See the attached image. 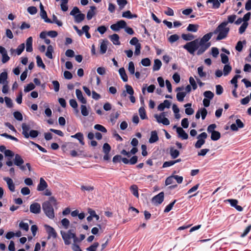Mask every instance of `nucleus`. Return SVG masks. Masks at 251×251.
I'll use <instances>...</instances> for the list:
<instances>
[{
    "instance_id": "dca6fc26",
    "label": "nucleus",
    "mask_w": 251,
    "mask_h": 251,
    "mask_svg": "<svg viewBox=\"0 0 251 251\" xmlns=\"http://www.w3.org/2000/svg\"><path fill=\"white\" fill-rule=\"evenodd\" d=\"M176 132L178 135V136L182 139L185 140L188 139V135L181 127H177Z\"/></svg>"
},
{
    "instance_id": "c756f323",
    "label": "nucleus",
    "mask_w": 251,
    "mask_h": 251,
    "mask_svg": "<svg viewBox=\"0 0 251 251\" xmlns=\"http://www.w3.org/2000/svg\"><path fill=\"white\" fill-rule=\"evenodd\" d=\"M132 194L136 198H139L138 188L137 185H132L130 187Z\"/></svg>"
},
{
    "instance_id": "6e6d98bb",
    "label": "nucleus",
    "mask_w": 251,
    "mask_h": 251,
    "mask_svg": "<svg viewBox=\"0 0 251 251\" xmlns=\"http://www.w3.org/2000/svg\"><path fill=\"white\" fill-rule=\"evenodd\" d=\"M117 2L121 10L123 9L127 3L126 0H117Z\"/></svg>"
},
{
    "instance_id": "c85d7f7f",
    "label": "nucleus",
    "mask_w": 251,
    "mask_h": 251,
    "mask_svg": "<svg viewBox=\"0 0 251 251\" xmlns=\"http://www.w3.org/2000/svg\"><path fill=\"white\" fill-rule=\"evenodd\" d=\"M119 72L124 82H126L128 78L125 69L124 68H121L119 70Z\"/></svg>"
},
{
    "instance_id": "e2e57ef3",
    "label": "nucleus",
    "mask_w": 251,
    "mask_h": 251,
    "mask_svg": "<svg viewBox=\"0 0 251 251\" xmlns=\"http://www.w3.org/2000/svg\"><path fill=\"white\" fill-rule=\"evenodd\" d=\"M179 39V36L177 34H173L170 36L169 38V41L171 43H174L178 40Z\"/></svg>"
},
{
    "instance_id": "680f3d73",
    "label": "nucleus",
    "mask_w": 251,
    "mask_h": 251,
    "mask_svg": "<svg viewBox=\"0 0 251 251\" xmlns=\"http://www.w3.org/2000/svg\"><path fill=\"white\" fill-rule=\"evenodd\" d=\"M35 88V85L33 83H30L25 87L24 91L25 92H29Z\"/></svg>"
},
{
    "instance_id": "7ed1b4c3",
    "label": "nucleus",
    "mask_w": 251,
    "mask_h": 251,
    "mask_svg": "<svg viewBox=\"0 0 251 251\" xmlns=\"http://www.w3.org/2000/svg\"><path fill=\"white\" fill-rule=\"evenodd\" d=\"M22 134L24 136L25 138H28L30 137L32 138H34L37 137L39 132L37 130H31L30 126L26 124V123H23L22 125Z\"/></svg>"
},
{
    "instance_id": "5701e85b",
    "label": "nucleus",
    "mask_w": 251,
    "mask_h": 251,
    "mask_svg": "<svg viewBox=\"0 0 251 251\" xmlns=\"http://www.w3.org/2000/svg\"><path fill=\"white\" fill-rule=\"evenodd\" d=\"M107 40H103L101 43L100 46V52L101 54H104L106 52L107 49Z\"/></svg>"
},
{
    "instance_id": "052dcab7",
    "label": "nucleus",
    "mask_w": 251,
    "mask_h": 251,
    "mask_svg": "<svg viewBox=\"0 0 251 251\" xmlns=\"http://www.w3.org/2000/svg\"><path fill=\"white\" fill-rule=\"evenodd\" d=\"M61 224L64 228L67 229L70 225V221L67 218H64L61 220Z\"/></svg>"
},
{
    "instance_id": "ddd939ff",
    "label": "nucleus",
    "mask_w": 251,
    "mask_h": 251,
    "mask_svg": "<svg viewBox=\"0 0 251 251\" xmlns=\"http://www.w3.org/2000/svg\"><path fill=\"white\" fill-rule=\"evenodd\" d=\"M40 16L42 19H43L45 22L48 23H51V21L48 18L47 14L46 11L44 9V6L42 3L40 4Z\"/></svg>"
},
{
    "instance_id": "49530a36",
    "label": "nucleus",
    "mask_w": 251,
    "mask_h": 251,
    "mask_svg": "<svg viewBox=\"0 0 251 251\" xmlns=\"http://www.w3.org/2000/svg\"><path fill=\"white\" fill-rule=\"evenodd\" d=\"M69 103H70V105L73 108L75 109L76 112L78 113V110L77 109L78 105H77V103L75 99H71L70 100Z\"/></svg>"
},
{
    "instance_id": "a18cd8bd",
    "label": "nucleus",
    "mask_w": 251,
    "mask_h": 251,
    "mask_svg": "<svg viewBox=\"0 0 251 251\" xmlns=\"http://www.w3.org/2000/svg\"><path fill=\"white\" fill-rule=\"evenodd\" d=\"M80 189L83 192H85V191L87 192H91L94 190V187L93 186L81 185Z\"/></svg>"
},
{
    "instance_id": "aec40b11",
    "label": "nucleus",
    "mask_w": 251,
    "mask_h": 251,
    "mask_svg": "<svg viewBox=\"0 0 251 251\" xmlns=\"http://www.w3.org/2000/svg\"><path fill=\"white\" fill-rule=\"evenodd\" d=\"M159 138L158 137L156 131L154 130L151 132V135L149 139V142L150 143H153L157 142Z\"/></svg>"
},
{
    "instance_id": "4c0bfd02",
    "label": "nucleus",
    "mask_w": 251,
    "mask_h": 251,
    "mask_svg": "<svg viewBox=\"0 0 251 251\" xmlns=\"http://www.w3.org/2000/svg\"><path fill=\"white\" fill-rule=\"evenodd\" d=\"M232 67L229 64H226L224 67L223 72L224 75H227L231 71Z\"/></svg>"
},
{
    "instance_id": "79ce46f5",
    "label": "nucleus",
    "mask_w": 251,
    "mask_h": 251,
    "mask_svg": "<svg viewBox=\"0 0 251 251\" xmlns=\"http://www.w3.org/2000/svg\"><path fill=\"white\" fill-rule=\"evenodd\" d=\"M203 66L199 67L198 68V73L199 74V76L201 78L205 77L206 76V72H203Z\"/></svg>"
},
{
    "instance_id": "8fccbe9b",
    "label": "nucleus",
    "mask_w": 251,
    "mask_h": 251,
    "mask_svg": "<svg viewBox=\"0 0 251 251\" xmlns=\"http://www.w3.org/2000/svg\"><path fill=\"white\" fill-rule=\"evenodd\" d=\"M128 70L130 74L133 75L135 73V67L133 62L130 61L128 63Z\"/></svg>"
},
{
    "instance_id": "20e7f679",
    "label": "nucleus",
    "mask_w": 251,
    "mask_h": 251,
    "mask_svg": "<svg viewBox=\"0 0 251 251\" xmlns=\"http://www.w3.org/2000/svg\"><path fill=\"white\" fill-rule=\"evenodd\" d=\"M199 39H197L192 41L186 43L183 48L190 54L194 55L195 51L200 48Z\"/></svg>"
},
{
    "instance_id": "4d7b16f0",
    "label": "nucleus",
    "mask_w": 251,
    "mask_h": 251,
    "mask_svg": "<svg viewBox=\"0 0 251 251\" xmlns=\"http://www.w3.org/2000/svg\"><path fill=\"white\" fill-rule=\"evenodd\" d=\"M176 200H174L173 202H172L171 203H170L169 205H168L166 207V208H165V210H164V212L165 213H168V212H169L170 211H171V209H172L173 207L174 206V205L175 203L176 202Z\"/></svg>"
},
{
    "instance_id": "3c124183",
    "label": "nucleus",
    "mask_w": 251,
    "mask_h": 251,
    "mask_svg": "<svg viewBox=\"0 0 251 251\" xmlns=\"http://www.w3.org/2000/svg\"><path fill=\"white\" fill-rule=\"evenodd\" d=\"M94 128L102 132L106 133L107 132L106 129L103 126L99 124L95 125Z\"/></svg>"
},
{
    "instance_id": "f704fd0d",
    "label": "nucleus",
    "mask_w": 251,
    "mask_h": 251,
    "mask_svg": "<svg viewBox=\"0 0 251 251\" xmlns=\"http://www.w3.org/2000/svg\"><path fill=\"white\" fill-rule=\"evenodd\" d=\"M221 138V134L219 131H213L211 133V139L213 141H217Z\"/></svg>"
},
{
    "instance_id": "f3484780",
    "label": "nucleus",
    "mask_w": 251,
    "mask_h": 251,
    "mask_svg": "<svg viewBox=\"0 0 251 251\" xmlns=\"http://www.w3.org/2000/svg\"><path fill=\"white\" fill-rule=\"evenodd\" d=\"M14 165L19 166H21L24 163V161L22 157L19 154H16L15 155V158L13 159Z\"/></svg>"
},
{
    "instance_id": "cd10ccee",
    "label": "nucleus",
    "mask_w": 251,
    "mask_h": 251,
    "mask_svg": "<svg viewBox=\"0 0 251 251\" xmlns=\"http://www.w3.org/2000/svg\"><path fill=\"white\" fill-rule=\"evenodd\" d=\"M162 63L159 59H156L154 61V64L153 66V71H158L161 68Z\"/></svg>"
},
{
    "instance_id": "864d4df0",
    "label": "nucleus",
    "mask_w": 251,
    "mask_h": 251,
    "mask_svg": "<svg viewBox=\"0 0 251 251\" xmlns=\"http://www.w3.org/2000/svg\"><path fill=\"white\" fill-rule=\"evenodd\" d=\"M119 113L117 112L115 113H112L110 115V121L114 124L116 122V120L119 117Z\"/></svg>"
},
{
    "instance_id": "69168bd1",
    "label": "nucleus",
    "mask_w": 251,
    "mask_h": 251,
    "mask_svg": "<svg viewBox=\"0 0 251 251\" xmlns=\"http://www.w3.org/2000/svg\"><path fill=\"white\" fill-rule=\"evenodd\" d=\"M27 10L31 15H34L37 12V9L35 6H29L27 8Z\"/></svg>"
},
{
    "instance_id": "e433bc0d",
    "label": "nucleus",
    "mask_w": 251,
    "mask_h": 251,
    "mask_svg": "<svg viewBox=\"0 0 251 251\" xmlns=\"http://www.w3.org/2000/svg\"><path fill=\"white\" fill-rule=\"evenodd\" d=\"M199 27V25H198L194 24H189L187 27V30L188 31L191 32H197Z\"/></svg>"
},
{
    "instance_id": "338daca9",
    "label": "nucleus",
    "mask_w": 251,
    "mask_h": 251,
    "mask_svg": "<svg viewBox=\"0 0 251 251\" xmlns=\"http://www.w3.org/2000/svg\"><path fill=\"white\" fill-rule=\"evenodd\" d=\"M5 103L8 107L11 108L13 106V102L11 99L8 97L4 98Z\"/></svg>"
},
{
    "instance_id": "6e6552de",
    "label": "nucleus",
    "mask_w": 251,
    "mask_h": 251,
    "mask_svg": "<svg viewBox=\"0 0 251 251\" xmlns=\"http://www.w3.org/2000/svg\"><path fill=\"white\" fill-rule=\"evenodd\" d=\"M165 113L163 112L160 115H155L154 118L158 123H162L164 125L168 126L170 124V121L167 118H165Z\"/></svg>"
},
{
    "instance_id": "4468645a",
    "label": "nucleus",
    "mask_w": 251,
    "mask_h": 251,
    "mask_svg": "<svg viewBox=\"0 0 251 251\" xmlns=\"http://www.w3.org/2000/svg\"><path fill=\"white\" fill-rule=\"evenodd\" d=\"M48 187V184L43 178H40V182L37 186V190L38 191H43Z\"/></svg>"
},
{
    "instance_id": "de8ad7c7",
    "label": "nucleus",
    "mask_w": 251,
    "mask_h": 251,
    "mask_svg": "<svg viewBox=\"0 0 251 251\" xmlns=\"http://www.w3.org/2000/svg\"><path fill=\"white\" fill-rule=\"evenodd\" d=\"M36 60H37V66L39 67H41L43 69H45L46 66H45V64H44V63L43 62L41 58L39 55H37L36 56Z\"/></svg>"
},
{
    "instance_id": "9b49d317",
    "label": "nucleus",
    "mask_w": 251,
    "mask_h": 251,
    "mask_svg": "<svg viewBox=\"0 0 251 251\" xmlns=\"http://www.w3.org/2000/svg\"><path fill=\"white\" fill-rule=\"evenodd\" d=\"M45 227L46 229V231L48 234V238L51 237L55 239L57 237V234L55 229L51 226L49 225H45Z\"/></svg>"
},
{
    "instance_id": "6ab92c4d",
    "label": "nucleus",
    "mask_w": 251,
    "mask_h": 251,
    "mask_svg": "<svg viewBox=\"0 0 251 251\" xmlns=\"http://www.w3.org/2000/svg\"><path fill=\"white\" fill-rule=\"evenodd\" d=\"M32 50V38L29 37L26 41V50L27 52H31Z\"/></svg>"
},
{
    "instance_id": "58836bf2",
    "label": "nucleus",
    "mask_w": 251,
    "mask_h": 251,
    "mask_svg": "<svg viewBox=\"0 0 251 251\" xmlns=\"http://www.w3.org/2000/svg\"><path fill=\"white\" fill-rule=\"evenodd\" d=\"M186 92H179L176 94V99L178 101H179L180 102H182L183 101L184 98L186 96Z\"/></svg>"
},
{
    "instance_id": "f03ea898",
    "label": "nucleus",
    "mask_w": 251,
    "mask_h": 251,
    "mask_svg": "<svg viewBox=\"0 0 251 251\" xmlns=\"http://www.w3.org/2000/svg\"><path fill=\"white\" fill-rule=\"evenodd\" d=\"M229 31V27L227 26L226 22H222L220 24L213 32V34H218L216 38L217 40H221L226 38Z\"/></svg>"
},
{
    "instance_id": "774afa93",
    "label": "nucleus",
    "mask_w": 251,
    "mask_h": 251,
    "mask_svg": "<svg viewBox=\"0 0 251 251\" xmlns=\"http://www.w3.org/2000/svg\"><path fill=\"white\" fill-rule=\"evenodd\" d=\"M141 63L144 66H149L151 65V61L148 58L143 59Z\"/></svg>"
},
{
    "instance_id": "5fc2aeb1",
    "label": "nucleus",
    "mask_w": 251,
    "mask_h": 251,
    "mask_svg": "<svg viewBox=\"0 0 251 251\" xmlns=\"http://www.w3.org/2000/svg\"><path fill=\"white\" fill-rule=\"evenodd\" d=\"M80 108H81V112L83 116H87L89 115V111L87 110V108L85 105H81Z\"/></svg>"
},
{
    "instance_id": "0e129e2a",
    "label": "nucleus",
    "mask_w": 251,
    "mask_h": 251,
    "mask_svg": "<svg viewBox=\"0 0 251 251\" xmlns=\"http://www.w3.org/2000/svg\"><path fill=\"white\" fill-rule=\"evenodd\" d=\"M20 227L25 230V231H28L29 229V226L27 223H24L23 222H21L19 224Z\"/></svg>"
},
{
    "instance_id": "39448f33",
    "label": "nucleus",
    "mask_w": 251,
    "mask_h": 251,
    "mask_svg": "<svg viewBox=\"0 0 251 251\" xmlns=\"http://www.w3.org/2000/svg\"><path fill=\"white\" fill-rule=\"evenodd\" d=\"M42 208L46 215L50 219L54 217V209L50 201H46L43 203Z\"/></svg>"
},
{
    "instance_id": "c9c22d12",
    "label": "nucleus",
    "mask_w": 251,
    "mask_h": 251,
    "mask_svg": "<svg viewBox=\"0 0 251 251\" xmlns=\"http://www.w3.org/2000/svg\"><path fill=\"white\" fill-rule=\"evenodd\" d=\"M139 114L141 118L143 120L147 119L148 118L145 109L143 106L141 107L139 109Z\"/></svg>"
},
{
    "instance_id": "13d9d810",
    "label": "nucleus",
    "mask_w": 251,
    "mask_h": 251,
    "mask_svg": "<svg viewBox=\"0 0 251 251\" xmlns=\"http://www.w3.org/2000/svg\"><path fill=\"white\" fill-rule=\"evenodd\" d=\"M13 116L14 118L20 121H21L23 120V115L22 113L20 112L19 111H16L13 113Z\"/></svg>"
},
{
    "instance_id": "423d86ee",
    "label": "nucleus",
    "mask_w": 251,
    "mask_h": 251,
    "mask_svg": "<svg viewBox=\"0 0 251 251\" xmlns=\"http://www.w3.org/2000/svg\"><path fill=\"white\" fill-rule=\"evenodd\" d=\"M60 233L65 244L69 245L71 243L70 240L72 239L73 237H75V232L74 229H71L69 230L67 232L61 230Z\"/></svg>"
},
{
    "instance_id": "ea45409f",
    "label": "nucleus",
    "mask_w": 251,
    "mask_h": 251,
    "mask_svg": "<svg viewBox=\"0 0 251 251\" xmlns=\"http://www.w3.org/2000/svg\"><path fill=\"white\" fill-rule=\"evenodd\" d=\"M181 37L185 41H191L195 38L194 36L190 33L182 34Z\"/></svg>"
},
{
    "instance_id": "2f4dec72",
    "label": "nucleus",
    "mask_w": 251,
    "mask_h": 251,
    "mask_svg": "<svg viewBox=\"0 0 251 251\" xmlns=\"http://www.w3.org/2000/svg\"><path fill=\"white\" fill-rule=\"evenodd\" d=\"M53 51V47L51 45H50L47 48V50L46 52V56L50 59H52V52Z\"/></svg>"
},
{
    "instance_id": "603ef678",
    "label": "nucleus",
    "mask_w": 251,
    "mask_h": 251,
    "mask_svg": "<svg viewBox=\"0 0 251 251\" xmlns=\"http://www.w3.org/2000/svg\"><path fill=\"white\" fill-rule=\"evenodd\" d=\"M207 3H212L213 7L214 8H218L220 6V3L218 0H208Z\"/></svg>"
},
{
    "instance_id": "a19ab883",
    "label": "nucleus",
    "mask_w": 251,
    "mask_h": 251,
    "mask_svg": "<svg viewBox=\"0 0 251 251\" xmlns=\"http://www.w3.org/2000/svg\"><path fill=\"white\" fill-rule=\"evenodd\" d=\"M99 246V244L98 242H94L92 245L86 248V250L87 251H96Z\"/></svg>"
},
{
    "instance_id": "9d476101",
    "label": "nucleus",
    "mask_w": 251,
    "mask_h": 251,
    "mask_svg": "<svg viewBox=\"0 0 251 251\" xmlns=\"http://www.w3.org/2000/svg\"><path fill=\"white\" fill-rule=\"evenodd\" d=\"M164 194L163 192L153 197L152 199V202L156 205L160 204L163 201Z\"/></svg>"
},
{
    "instance_id": "f257e3e1",
    "label": "nucleus",
    "mask_w": 251,
    "mask_h": 251,
    "mask_svg": "<svg viewBox=\"0 0 251 251\" xmlns=\"http://www.w3.org/2000/svg\"><path fill=\"white\" fill-rule=\"evenodd\" d=\"M213 33L209 32L205 34L200 40H199L200 48L197 52L198 55L202 54L211 45L207 42L212 37Z\"/></svg>"
},
{
    "instance_id": "393cba45",
    "label": "nucleus",
    "mask_w": 251,
    "mask_h": 251,
    "mask_svg": "<svg viewBox=\"0 0 251 251\" xmlns=\"http://www.w3.org/2000/svg\"><path fill=\"white\" fill-rule=\"evenodd\" d=\"M25 48V44L23 43V44H21V45H20L18 47V48H17V49L16 50L12 49H11L10 51L11 52L16 51L17 54L18 55H20L22 53V52L24 51Z\"/></svg>"
},
{
    "instance_id": "4be33fe9",
    "label": "nucleus",
    "mask_w": 251,
    "mask_h": 251,
    "mask_svg": "<svg viewBox=\"0 0 251 251\" xmlns=\"http://www.w3.org/2000/svg\"><path fill=\"white\" fill-rule=\"evenodd\" d=\"M71 137L77 139L79 141V143L82 145H84V142L83 141V139H84L83 135L82 133L77 132L74 135H72Z\"/></svg>"
},
{
    "instance_id": "a211bd4d",
    "label": "nucleus",
    "mask_w": 251,
    "mask_h": 251,
    "mask_svg": "<svg viewBox=\"0 0 251 251\" xmlns=\"http://www.w3.org/2000/svg\"><path fill=\"white\" fill-rule=\"evenodd\" d=\"M75 94L78 100L83 104H86V100L83 97L82 92L79 89H76Z\"/></svg>"
},
{
    "instance_id": "b1692460",
    "label": "nucleus",
    "mask_w": 251,
    "mask_h": 251,
    "mask_svg": "<svg viewBox=\"0 0 251 251\" xmlns=\"http://www.w3.org/2000/svg\"><path fill=\"white\" fill-rule=\"evenodd\" d=\"M109 37L111 41L114 45H119L120 44V42L119 41V36L118 34H113Z\"/></svg>"
},
{
    "instance_id": "c03bdc74",
    "label": "nucleus",
    "mask_w": 251,
    "mask_h": 251,
    "mask_svg": "<svg viewBox=\"0 0 251 251\" xmlns=\"http://www.w3.org/2000/svg\"><path fill=\"white\" fill-rule=\"evenodd\" d=\"M203 95L206 99L208 100H212L214 97V93L210 91H205L203 93Z\"/></svg>"
},
{
    "instance_id": "473e14b6",
    "label": "nucleus",
    "mask_w": 251,
    "mask_h": 251,
    "mask_svg": "<svg viewBox=\"0 0 251 251\" xmlns=\"http://www.w3.org/2000/svg\"><path fill=\"white\" fill-rule=\"evenodd\" d=\"M122 17L128 19H132L133 18H137V16L135 14H132L130 11L127 10L123 13Z\"/></svg>"
},
{
    "instance_id": "bf43d9fd",
    "label": "nucleus",
    "mask_w": 251,
    "mask_h": 251,
    "mask_svg": "<svg viewBox=\"0 0 251 251\" xmlns=\"http://www.w3.org/2000/svg\"><path fill=\"white\" fill-rule=\"evenodd\" d=\"M236 18L237 16L236 15H231L228 16L227 17V21H225L224 22H226L227 25L228 23H233L235 21Z\"/></svg>"
},
{
    "instance_id": "0eeeda50",
    "label": "nucleus",
    "mask_w": 251,
    "mask_h": 251,
    "mask_svg": "<svg viewBox=\"0 0 251 251\" xmlns=\"http://www.w3.org/2000/svg\"><path fill=\"white\" fill-rule=\"evenodd\" d=\"M207 137V134L206 132H202L197 136L198 139L195 144V147L197 149H200L205 143V140Z\"/></svg>"
},
{
    "instance_id": "bb28decb",
    "label": "nucleus",
    "mask_w": 251,
    "mask_h": 251,
    "mask_svg": "<svg viewBox=\"0 0 251 251\" xmlns=\"http://www.w3.org/2000/svg\"><path fill=\"white\" fill-rule=\"evenodd\" d=\"M96 9V7L94 6H92L90 7V9L87 12V19L88 20H91L92 17L95 15V10Z\"/></svg>"
},
{
    "instance_id": "09e8293b",
    "label": "nucleus",
    "mask_w": 251,
    "mask_h": 251,
    "mask_svg": "<svg viewBox=\"0 0 251 251\" xmlns=\"http://www.w3.org/2000/svg\"><path fill=\"white\" fill-rule=\"evenodd\" d=\"M102 150L104 154L109 153L111 150V147L108 143H104L103 145Z\"/></svg>"
},
{
    "instance_id": "2eb2a0df",
    "label": "nucleus",
    "mask_w": 251,
    "mask_h": 251,
    "mask_svg": "<svg viewBox=\"0 0 251 251\" xmlns=\"http://www.w3.org/2000/svg\"><path fill=\"white\" fill-rule=\"evenodd\" d=\"M3 179L6 181L10 191L14 192L15 187L12 179L8 177H4Z\"/></svg>"
},
{
    "instance_id": "72a5a7b5",
    "label": "nucleus",
    "mask_w": 251,
    "mask_h": 251,
    "mask_svg": "<svg viewBox=\"0 0 251 251\" xmlns=\"http://www.w3.org/2000/svg\"><path fill=\"white\" fill-rule=\"evenodd\" d=\"M85 16L84 14L79 13L74 17L75 22L77 23L81 22L84 19Z\"/></svg>"
},
{
    "instance_id": "412c9836",
    "label": "nucleus",
    "mask_w": 251,
    "mask_h": 251,
    "mask_svg": "<svg viewBox=\"0 0 251 251\" xmlns=\"http://www.w3.org/2000/svg\"><path fill=\"white\" fill-rule=\"evenodd\" d=\"M7 79V73L6 72H2L0 74V84H2V85L8 84Z\"/></svg>"
},
{
    "instance_id": "a878e982",
    "label": "nucleus",
    "mask_w": 251,
    "mask_h": 251,
    "mask_svg": "<svg viewBox=\"0 0 251 251\" xmlns=\"http://www.w3.org/2000/svg\"><path fill=\"white\" fill-rule=\"evenodd\" d=\"M170 155L173 159L177 158L179 155V151L174 148H171L170 151Z\"/></svg>"
},
{
    "instance_id": "1a4fd4ad",
    "label": "nucleus",
    "mask_w": 251,
    "mask_h": 251,
    "mask_svg": "<svg viewBox=\"0 0 251 251\" xmlns=\"http://www.w3.org/2000/svg\"><path fill=\"white\" fill-rule=\"evenodd\" d=\"M126 26V22L124 20H120L116 24L110 26L111 29L114 31H118L121 28H124Z\"/></svg>"
},
{
    "instance_id": "f8f14e48",
    "label": "nucleus",
    "mask_w": 251,
    "mask_h": 251,
    "mask_svg": "<svg viewBox=\"0 0 251 251\" xmlns=\"http://www.w3.org/2000/svg\"><path fill=\"white\" fill-rule=\"evenodd\" d=\"M29 209L31 213L38 214L41 212V205L38 202H34L30 205Z\"/></svg>"
},
{
    "instance_id": "7c9ffc66",
    "label": "nucleus",
    "mask_w": 251,
    "mask_h": 251,
    "mask_svg": "<svg viewBox=\"0 0 251 251\" xmlns=\"http://www.w3.org/2000/svg\"><path fill=\"white\" fill-rule=\"evenodd\" d=\"M191 106V103H188L184 105V107H186L185 110V113L189 115H192L194 112V110L190 107Z\"/></svg>"
},
{
    "instance_id": "37998d69",
    "label": "nucleus",
    "mask_w": 251,
    "mask_h": 251,
    "mask_svg": "<svg viewBox=\"0 0 251 251\" xmlns=\"http://www.w3.org/2000/svg\"><path fill=\"white\" fill-rule=\"evenodd\" d=\"M248 22H244L243 24L241 25V26L239 28V32L240 34H243L246 30V28L248 26Z\"/></svg>"
}]
</instances>
